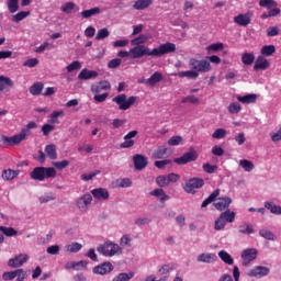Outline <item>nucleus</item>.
<instances>
[{
  "label": "nucleus",
  "instance_id": "obj_22",
  "mask_svg": "<svg viewBox=\"0 0 281 281\" xmlns=\"http://www.w3.org/2000/svg\"><path fill=\"white\" fill-rule=\"evenodd\" d=\"M216 260H218V257L215 254H201L198 256V262H206L207 265L212 263V262H216Z\"/></svg>",
  "mask_w": 281,
  "mask_h": 281
},
{
  "label": "nucleus",
  "instance_id": "obj_17",
  "mask_svg": "<svg viewBox=\"0 0 281 281\" xmlns=\"http://www.w3.org/2000/svg\"><path fill=\"white\" fill-rule=\"evenodd\" d=\"M249 278H263V276H269V268L258 266L248 272Z\"/></svg>",
  "mask_w": 281,
  "mask_h": 281
},
{
  "label": "nucleus",
  "instance_id": "obj_6",
  "mask_svg": "<svg viewBox=\"0 0 281 281\" xmlns=\"http://www.w3.org/2000/svg\"><path fill=\"white\" fill-rule=\"evenodd\" d=\"M175 52H177V45L170 42L160 44L159 47L151 49V54L156 58H161V56H166V54H175Z\"/></svg>",
  "mask_w": 281,
  "mask_h": 281
},
{
  "label": "nucleus",
  "instance_id": "obj_12",
  "mask_svg": "<svg viewBox=\"0 0 281 281\" xmlns=\"http://www.w3.org/2000/svg\"><path fill=\"white\" fill-rule=\"evenodd\" d=\"M29 256L26 254H20L12 259H9L8 265L12 269H19V267H23L25 262H27Z\"/></svg>",
  "mask_w": 281,
  "mask_h": 281
},
{
  "label": "nucleus",
  "instance_id": "obj_46",
  "mask_svg": "<svg viewBox=\"0 0 281 281\" xmlns=\"http://www.w3.org/2000/svg\"><path fill=\"white\" fill-rule=\"evenodd\" d=\"M259 5L260 8H268V10H271V8H278V2H276V0H260Z\"/></svg>",
  "mask_w": 281,
  "mask_h": 281
},
{
  "label": "nucleus",
  "instance_id": "obj_64",
  "mask_svg": "<svg viewBox=\"0 0 281 281\" xmlns=\"http://www.w3.org/2000/svg\"><path fill=\"white\" fill-rule=\"evenodd\" d=\"M19 175H21L19 170L5 169L2 171V177H19Z\"/></svg>",
  "mask_w": 281,
  "mask_h": 281
},
{
  "label": "nucleus",
  "instance_id": "obj_8",
  "mask_svg": "<svg viewBox=\"0 0 281 281\" xmlns=\"http://www.w3.org/2000/svg\"><path fill=\"white\" fill-rule=\"evenodd\" d=\"M144 56H153V50H150L148 46H134L130 49V58L134 60L144 58Z\"/></svg>",
  "mask_w": 281,
  "mask_h": 281
},
{
  "label": "nucleus",
  "instance_id": "obj_39",
  "mask_svg": "<svg viewBox=\"0 0 281 281\" xmlns=\"http://www.w3.org/2000/svg\"><path fill=\"white\" fill-rule=\"evenodd\" d=\"M170 271H175V263H167L161 266V268L158 270V276H168Z\"/></svg>",
  "mask_w": 281,
  "mask_h": 281
},
{
  "label": "nucleus",
  "instance_id": "obj_59",
  "mask_svg": "<svg viewBox=\"0 0 281 281\" xmlns=\"http://www.w3.org/2000/svg\"><path fill=\"white\" fill-rule=\"evenodd\" d=\"M82 67V65L80 64V61L76 60V61H72L70 65H68L66 67L68 74H71V71H76L78 69H80Z\"/></svg>",
  "mask_w": 281,
  "mask_h": 281
},
{
  "label": "nucleus",
  "instance_id": "obj_30",
  "mask_svg": "<svg viewBox=\"0 0 281 281\" xmlns=\"http://www.w3.org/2000/svg\"><path fill=\"white\" fill-rule=\"evenodd\" d=\"M256 61V55L254 53H243L241 54V63L246 66H251Z\"/></svg>",
  "mask_w": 281,
  "mask_h": 281
},
{
  "label": "nucleus",
  "instance_id": "obj_10",
  "mask_svg": "<svg viewBox=\"0 0 281 281\" xmlns=\"http://www.w3.org/2000/svg\"><path fill=\"white\" fill-rule=\"evenodd\" d=\"M258 258V250L256 248H247L241 252L243 267H248L254 260Z\"/></svg>",
  "mask_w": 281,
  "mask_h": 281
},
{
  "label": "nucleus",
  "instance_id": "obj_34",
  "mask_svg": "<svg viewBox=\"0 0 281 281\" xmlns=\"http://www.w3.org/2000/svg\"><path fill=\"white\" fill-rule=\"evenodd\" d=\"M178 78H189L190 80H196L199 78V72L195 70H187V71H180L176 74Z\"/></svg>",
  "mask_w": 281,
  "mask_h": 281
},
{
  "label": "nucleus",
  "instance_id": "obj_3",
  "mask_svg": "<svg viewBox=\"0 0 281 281\" xmlns=\"http://www.w3.org/2000/svg\"><path fill=\"white\" fill-rule=\"evenodd\" d=\"M97 251L102 256L113 258L116 254H122V248L115 243L105 241L97 248Z\"/></svg>",
  "mask_w": 281,
  "mask_h": 281
},
{
  "label": "nucleus",
  "instance_id": "obj_52",
  "mask_svg": "<svg viewBox=\"0 0 281 281\" xmlns=\"http://www.w3.org/2000/svg\"><path fill=\"white\" fill-rule=\"evenodd\" d=\"M9 12H11V14H14V12L19 11V0H9L7 2Z\"/></svg>",
  "mask_w": 281,
  "mask_h": 281
},
{
  "label": "nucleus",
  "instance_id": "obj_21",
  "mask_svg": "<svg viewBox=\"0 0 281 281\" xmlns=\"http://www.w3.org/2000/svg\"><path fill=\"white\" fill-rule=\"evenodd\" d=\"M92 78H98V71L83 68L78 75L79 80H91Z\"/></svg>",
  "mask_w": 281,
  "mask_h": 281
},
{
  "label": "nucleus",
  "instance_id": "obj_19",
  "mask_svg": "<svg viewBox=\"0 0 281 281\" xmlns=\"http://www.w3.org/2000/svg\"><path fill=\"white\" fill-rule=\"evenodd\" d=\"M232 205V198L224 196V198H218L214 206L220 211L223 212V210H227Z\"/></svg>",
  "mask_w": 281,
  "mask_h": 281
},
{
  "label": "nucleus",
  "instance_id": "obj_62",
  "mask_svg": "<svg viewBox=\"0 0 281 281\" xmlns=\"http://www.w3.org/2000/svg\"><path fill=\"white\" fill-rule=\"evenodd\" d=\"M15 281H24L25 278H27V272H25L23 269H18L15 270Z\"/></svg>",
  "mask_w": 281,
  "mask_h": 281
},
{
  "label": "nucleus",
  "instance_id": "obj_51",
  "mask_svg": "<svg viewBox=\"0 0 281 281\" xmlns=\"http://www.w3.org/2000/svg\"><path fill=\"white\" fill-rule=\"evenodd\" d=\"M265 207L270 210L271 214H281V206L274 205L271 202H266Z\"/></svg>",
  "mask_w": 281,
  "mask_h": 281
},
{
  "label": "nucleus",
  "instance_id": "obj_45",
  "mask_svg": "<svg viewBox=\"0 0 281 281\" xmlns=\"http://www.w3.org/2000/svg\"><path fill=\"white\" fill-rule=\"evenodd\" d=\"M227 136V130L225 128H217L212 134L213 139H225Z\"/></svg>",
  "mask_w": 281,
  "mask_h": 281
},
{
  "label": "nucleus",
  "instance_id": "obj_24",
  "mask_svg": "<svg viewBox=\"0 0 281 281\" xmlns=\"http://www.w3.org/2000/svg\"><path fill=\"white\" fill-rule=\"evenodd\" d=\"M178 178L173 177H157L156 178V183L160 187V188H166V186H169L170 183H177Z\"/></svg>",
  "mask_w": 281,
  "mask_h": 281
},
{
  "label": "nucleus",
  "instance_id": "obj_13",
  "mask_svg": "<svg viewBox=\"0 0 281 281\" xmlns=\"http://www.w3.org/2000/svg\"><path fill=\"white\" fill-rule=\"evenodd\" d=\"M196 151H188L183 154L180 158H176L173 161L179 166H184V164H190L192 161H196L198 159Z\"/></svg>",
  "mask_w": 281,
  "mask_h": 281
},
{
  "label": "nucleus",
  "instance_id": "obj_15",
  "mask_svg": "<svg viewBox=\"0 0 281 281\" xmlns=\"http://www.w3.org/2000/svg\"><path fill=\"white\" fill-rule=\"evenodd\" d=\"M139 132L137 131H131L124 136V142L121 143L120 148H133L135 146V140H133V137H137V134Z\"/></svg>",
  "mask_w": 281,
  "mask_h": 281
},
{
  "label": "nucleus",
  "instance_id": "obj_7",
  "mask_svg": "<svg viewBox=\"0 0 281 281\" xmlns=\"http://www.w3.org/2000/svg\"><path fill=\"white\" fill-rule=\"evenodd\" d=\"M203 179L191 178L184 183L183 190L184 192H187V194H194L196 192L195 190H199V188H203Z\"/></svg>",
  "mask_w": 281,
  "mask_h": 281
},
{
  "label": "nucleus",
  "instance_id": "obj_56",
  "mask_svg": "<svg viewBox=\"0 0 281 281\" xmlns=\"http://www.w3.org/2000/svg\"><path fill=\"white\" fill-rule=\"evenodd\" d=\"M76 8V3L74 2H66L64 5H61V12H65V14H71V11Z\"/></svg>",
  "mask_w": 281,
  "mask_h": 281
},
{
  "label": "nucleus",
  "instance_id": "obj_40",
  "mask_svg": "<svg viewBox=\"0 0 281 281\" xmlns=\"http://www.w3.org/2000/svg\"><path fill=\"white\" fill-rule=\"evenodd\" d=\"M149 194L150 196H160L161 203H164V201H168L169 199V196L164 192V189H155L154 191L149 192Z\"/></svg>",
  "mask_w": 281,
  "mask_h": 281
},
{
  "label": "nucleus",
  "instance_id": "obj_41",
  "mask_svg": "<svg viewBox=\"0 0 281 281\" xmlns=\"http://www.w3.org/2000/svg\"><path fill=\"white\" fill-rule=\"evenodd\" d=\"M259 236H261V238H265L266 240H276V234L268 229H260Z\"/></svg>",
  "mask_w": 281,
  "mask_h": 281
},
{
  "label": "nucleus",
  "instance_id": "obj_27",
  "mask_svg": "<svg viewBox=\"0 0 281 281\" xmlns=\"http://www.w3.org/2000/svg\"><path fill=\"white\" fill-rule=\"evenodd\" d=\"M153 5V0H136L133 4L134 10H147Z\"/></svg>",
  "mask_w": 281,
  "mask_h": 281
},
{
  "label": "nucleus",
  "instance_id": "obj_44",
  "mask_svg": "<svg viewBox=\"0 0 281 281\" xmlns=\"http://www.w3.org/2000/svg\"><path fill=\"white\" fill-rule=\"evenodd\" d=\"M261 55L262 56H273L276 54V46L273 45H266L261 47Z\"/></svg>",
  "mask_w": 281,
  "mask_h": 281
},
{
  "label": "nucleus",
  "instance_id": "obj_49",
  "mask_svg": "<svg viewBox=\"0 0 281 281\" xmlns=\"http://www.w3.org/2000/svg\"><path fill=\"white\" fill-rule=\"evenodd\" d=\"M239 111H243V106H240V103L238 102H233L228 105V112L232 115L238 114Z\"/></svg>",
  "mask_w": 281,
  "mask_h": 281
},
{
  "label": "nucleus",
  "instance_id": "obj_20",
  "mask_svg": "<svg viewBox=\"0 0 281 281\" xmlns=\"http://www.w3.org/2000/svg\"><path fill=\"white\" fill-rule=\"evenodd\" d=\"M91 194H92V196L98 199V201H106V200H109V190H106L104 188L93 189L91 191Z\"/></svg>",
  "mask_w": 281,
  "mask_h": 281
},
{
  "label": "nucleus",
  "instance_id": "obj_38",
  "mask_svg": "<svg viewBox=\"0 0 281 281\" xmlns=\"http://www.w3.org/2000/svg\"><path fill=\"white\" fill-rule=\"evenodd\" d=\"M133 278H135V272H122L119 273L112 281H130L133 280Z\"/></svg>",
  "mask_w": 281,
  "mask_h": 281
},
{
  "label": "nucleus",
  "instance_id": "obj_54",
  "mask_svg": "<svg viewBox=\"0 0 281 281\" xmlns=\"http://www.w3.org/2000/svg\"><path fill=\"white\" fill-rule=\"evenodd\" d=\"M280 8L270 9L268 12L261 14V19H269L270 16H278L280 14Z\"/></svg>",
  "mask_w": 281,
  "mask_h": 281
},
{
  "label": "nucleus",
  "instance_id": "obj_61",
  "mask_svg": "<svg viewBox=\"0 0 281 281\" xmlns=\"http://www.w3.org/2000/svg\"><path fill=\"white\" fill-rule=\"evenodd\" d=\"M31 177H45V167H36L30 175Z\"/></svg>",
  "mask_w": 281,
  "mask_h": 281
},
{
  "label": "nucleus",
  "instance_id": "obj_33",
  "mask_svg": "<svg viewBox=\"0 0 281 281\" xmlns=\"http://www.w3.org/2000/svg\"><path fill=\"white\" fill-rule=\"evenodd\" d=\"M161 80H164V76L161 72L156 71L146 80V85H149V87H155V85H157V82H161Z\"/></svg>",
  "mask_w": 281,
  "mask_h": 281
},
{
  "label": "nucleus",
  "instance_id": "obj_53",
  "mask_svg": "<svg viewBox=\"0 0 281 281\" xmlns=\"http://www.w3.org/2000/svg\"><path fill=\"white\" fill-rule=\"evenodd\" d=\"M239 234H254V226H251L250 224H241L239 225Z\"/></svg>",
  "mask_w": 281,
  "mask_h": 281
},
{
  "label": "nucleus",
  "instance_id": "obj_42",
  "mask_svg": "<svg viewBox=\"0 0 281 281\" xmlns=\"http://www.w3.org/2000/svg\"><path fill=\"white\" fill-rule=\"evenodd\" d=\"M154 166L158 168V170H165L167 166H172V160L165 159V160H156Z\"/></svg>",
  "mask_w": 281,
  "mask_h": 281
},
{
  "label": "nucleus",
  "instance_id": "obj_57",
  "mask_svg": "<svg viewBox=\"0 0 281 281\" xmlns=\"http://www.w3.org/2000/svg\"><path fill=\"white\" fill-rule=\"evenodd\" d=\"M126 125V119H114L112 121V128H122Z\"/></svg>",
  "mask_w": 281,
  "mask_h": 281
},
{
  "label": "nucleus",
  "instance_id": "obj_48",
  "mask_svg": "<svg viewBox=\"0 0 281 281\" xmlns=\"http://www.w3.org/2000/svg\"><path fill=\"white\" fill-rule=\"evenodd\" d=\"M27 16H30V11H21L12 16V21L19 23L23 21V19H27Z\"/></svg>",
  "mask_w": 281,
  "mask_h": 281
},
{
  "label": "nucleus",
  "instance_id": "obj_1",
  "mask_svg": "<svg viewBox=\"0 0 281 281\" xmlns=\"http://www.w3.org/2000/svg\"><path fill=\"white\" fill-rule=\"evenodd\" d=\"M32 128H38V125L34 121L29 122L26 127L21 130L20 134L11 137L3 135L2 142L7 146H19V144L22 143L25 137L32 135Z\"/></svg>",
  "mask_w": 281,
  "mask_h": 281
},
{
  "label": "nucleus",
  "instance_id": "obj_55",
  "mask_svg": "<svg viewBox=\"0 0 281 281\" xmlns=\"http://www.w3.org/2000/svg\"><path fill=\"white\" fill-rule=\"evenodd\" d=\"M239 166H241L246 172H251V170H254V162L247 159L240 160Z\"/></svg>",
  "mask_w": 281,
  "mask_h": 281
},
{
  "label": "nucleus",
  "instance_id": "obj_43",
  "mask_svg": "<svg viewBox=\"0 0 281 281\" xmlns=\"http://www.w3.org/2000/svg\"><path fill=\"white\" fill-rule=\"evenodd\" d=\"M58 117H65V112L63 110L54 111L50 114V124H59Z\"/></svg>",
  "mask_w": 281,
  "mask_h": 281
},
{
  "label": "nucleus",
  "instance_id": "obj_4",
  "mask_svg": "<svg viewBox=\"0 0 281 281\" xmlns=\"http://www.w3.org/2000/svg\"><path fill=\"white\" fill-rule=\"evenodd\" d=\"M112 102L117 104L120 111H128V109L137 102V97H130L126 99V94H119L112 99Z\"/></svg>",
  "mask_w": 281,
  "mask_h": 281
},
{
  "label": "nucleus",
  "instance_id": "obj_31",
  "mask_svg": "<svg viewBox=\"0 0 281 281\" xmlns=\"http://www.w3.org/2000/svg\"><path fill=\"white\" fill-rule=\"evenodd\" d=\"M238 102H241V104H254L258 100L257 94H246L244 97L238 95L237 97Z\"/></svg>",
  "mask_w": 281,
  "mask_h": 281
},
{
  "label": "nucleus",
  "instance_id": "obj_36",
  "mask_svg": "<svg viewBox=\"0 0 281 281\" xmlns=\"http://www.w3.org/2000/svg\"><path fill=\"white\" fill-rule=\"evenodd\" d=\"M218 258H221L222 262H225V265H234V258H232V255L225 250L218 252Z\"/></svg>",
  "mask_w": 281,
  "mask_h": 281
},
{
  "label": "nucleus",
  "instance_id": "obj_16",
  "mask_svg": "<svg viewBox=\"0 0 281 281\" xmlns=\"http://www.w3.org/2000/svg\"><path fill=\"white\" fill-rule=\"evenodd\" d=\"M111 271H113V263L111 262H103L93 268V273H97L98 276H106V273H111Z\"/></svg>",
  "mask_w": 281,
  "mask_h": 281
},
{
  "label": "nucleus",
  "instance_id": "obj_32",
  "mask_svg": "<svg viewBox=\"0 0 281 281\" xmlns=\"http://www.w3.org/2000/svg\"><path fill=\"white\" fill-rule=\"evenodd\" d=\"M147 41L148 36H146L145 34H140L137 37L131 40V45L136 47H146V45L144 44L147 43Z\"/></svg>",
  "mask_w": 281,
  "mask_h": 281
},
{
  "label": "nucleus",
  "instance_id": "obj_50",
  "mask_svg": "<svg viewBox=\"0 0 281 281\" xmlns=\"http://www.w3.org/2000/svg\"><path fill=\"white\" fill-rule=\"evenodd\" d=\"M0 232L4 234V236L12 237L16 236L19 232L12 227H5V226H0Z\"/></svg>",
  "mask_w": 281,
  "mask_h": 281
},
{
  "label": "nucleus",
  "instance_id": "obj_60",
  "mask_svg": "<svg viewBox=\"0 0 281 281\" xmlns=\"http://www.w3.org/2000/svg\"><path fill=\"white\" fill-rule=\"evenodd\" d=\"M56 130V126L52 125V124H44L42 126V133L45 137H47V135H49V133H52L53 131Z\"/></svg>",
  "mask_w": 281,
  "mask_h": 281
},
{
  "label": "nucleus",
  "instance_id": "obj_58",
  "mask_svg": "<svg viewBox=\"0 0 281 281\" xmlns=\"http://www.w3.org/2000/svg\"><path fill=\"white\" fill-rule=\"evenodd\" d=\"M181 102L182 104H187V102H189L190 104H199L200 100L195 95H188L183 98Z\"/></svg>",
  "mask_w": 281,
  "mask_h": 281
},
{
  "label": "nucleus",
  "instance_id": "obj_25",
  "mask_svg": "<svg viewBox=\"0 0 281 281\" xmlns=\"http://www.w3.org/2000/svg\"><path fill=\"white\" fill-rule=\"evenodd\" d=\"M113 188H131L133 181L131 178H119L112 183Z\"/></svg>",
  "mask_w": 281,
  "mask_h": 281
},
{
  "label": "nucleus",
  "instance_id": "obj_11",
  "mask_svg": "<svg viewBox=\"0 0 281 281\" xmlns=\"http://www.w3.org/2000/svg\"><path fill=\"white\" fill-rule=\"evenodd\" d=\"M92 201H93V196H91L90 193H86L77 200V202H76L77 207L80 210V212H87V210H89V205H91Z\"/></svg>",
  "mask_w": 281,
  "mask_h": 281
},
{
  "label": "nucleus",
  "instance_id": "obj_47",
  "mask_svg": "<svg viewBox=\"0 0 281 281\" xmlns=\"http://www.w3.org/2000/svg\"><path fill=\"white\" fill-rule=\"evenodd\" d=\"M110 34L111 33L109 32V29L103 27V29L98 31L97 36H95V41H104V38H109Z\"/></svg>",
  "mask_w": 281,
  "mask_h": 281
},
{
  "label": "nucleus",
  "instance_id": "obj_14",
  "mask_svg": "<svg viewBox=\"0 0 281 281\" xmlns=\"http://www.w3.org/2000/svg\"><path fill=\"white\" fill-rule=\"evenodd\" d=\"M133 164L135 170H144V168L148 166V157L142 154H136L133 156Z\"/></svg>",
  "mask_w": 281,
  "mask_h": 281
},
{
  "label": "nucleus",
  "instance_id": "obj_63",
  "mask_svg": "<svg viewBox=\"0 0 281 281\" xmlns=\"http://www.w3.org/2000/svg\"><path fill=\"white\" fill-rule=\"evenodd\" d=\"M183 142V138L181 136H172L168 140L169 146H179Z\"/></svg>",
  "mask_w": 281,
  "mask_h": 281
},
{
  "label": "nucleus",
  "instance_id": "obj_29",
  "mask_svg": "<svg viewBox=\"0 0 281 281\" xmlns=\"http://www.w3.org/2000/svg\"><path fill=\"white\" fill-rule=\"evenodd\" d=\"M167 154L168 148L166 146H159L153 151L151 157L153 159H164Z\"/></svg>",
  "mask_w": 281,
  "mask_h": 281
},
{
  "label": "nucleus",
  "instance_id": "obj_28",
  "mask_svg": "<svg viewBox=\"0 0 281 281\" xmlns=\"http://www.w3.org/2000/svg\"><path fill=\"white\" fill-rule=\"evenodd\" d=\"M100 12H102V10L98 7H94L92 9L81 11L80 16L82 19H91V16H95L100 14Z\"/></svg>",
  "mask_w": 281,
  "mask_h": 281
},
{
  "label": "nucleus",
  "instance_id": "obj_2",
  "mask_svg": "<svg viewBox=\"0 0 281 281\" xmlns=\"http://www.w3.org/2000/svg\"><path fill=\"white\" fill-rule=\"evenodd\" d=\"M234 221H236V212L226 210L222 212L220 217L215 221L214 229L221 232V229H225L227 223H234Z\"/></svg>",
  "mask_w": 281,
  "mask_h": 281
},
{
  "label": "nucleus",
  "instance_id": "obj_35",
  "mask_svg": "<svg viewBox=\"0 0 281 281\" xmlns=\"http://www.w3.org/2000/svg\"><path fill=\"white\" fill-rule=\"evenodd\" d=\"M45 153L47 157L50 158L52 160L58 159V151L56 150V145L54 144L46 145Z\"/></svg>",
  "mask_w": 281,
  "mask_h": 281
},
{
  "label": "nucleus",
  "instance_id": "obj_5",
  "mask_svg": "<svg viewBox=\"0 0 281 281\" xmlns=\"http://www.w3.org/2000/svg\"><path fill=\"white\" fill-rule=\"evenodd\" d=\"M189 67L193 70L196 71V74H207V71H212V65L210 64V61L205 60V59H194L191 58L189 60Z\"/></svg>",
  "mask_w": 281,
  "mask_h": 281
},
{
  "label": "nucleus",
  "instance_id": "obj_23",
  "mask_svg": "<svg viewBox=\"0 0 281 281\" xmlns=\"http://www.w3.org/2000/svg\"><path fill=\"white\" fill-rule=\"evenodd\" d=\"M12 89L14 87V81L7 76H0V91H5V89Z\"/></svg>",
  "mask_w": 281,
  "mask_h": 281
},
{
  "label": "nucleus",
  "instance_id": "obj_26",
  "mask_svg": "<svg viewBox=\"0 0 281 281\" xmlns=\"http://www.w3.org/2000/svg\"><path fill=\"white\" fill-rule=\"evenodd\" d=\"M43 89H45V85L41 81H37L30 87L29 91L31 95H41L43 94Z\"/></svg>",
  "mask_w": 281,
  "mask_h": 281
},
{
  "label": "nucleus",
  "instance_id": "obj_37",
  "mask_svg": "<svg viewBox=\"0 0 281 281\" xmlns=\"http://www.w3.org/2000/svg\"><path fill=\"white\" fill-rule=\"evenodd\" d=\"M221 194V190L216 189L213 191L210 196H207L203 202H202V207H207L210 203H213V201H216V198Z\"/></svg>",
  "mask_w": 281,
  "mask_h": 281
},
{
  "label": "nucleus",
  "instance_id": "obj_18",
  "mask_svg": "<svg viewBox=\"0 0 281 281\" xmlns=\"http://www.w3.org/2000/svg\"><path fill=\"white\" fill-rule=\"evenodd\" d=\"M269 66H270L269 60H267L265 56H258L254 65V70L266 71V69H269Z\"/></svg>",
  "mask_w": 281,
  "mask_h": 281
},
{
  "label": "nucleus",
  "instance_id": "obj_9",
  "mask_svg": "<svg viewBox=\"0 0 281 281\" xmlns=\"http://www.w3.org/2000/svg\"><path fill=\"white\" fill-rule=\"evenodd\" d=\"M254 16L252 11H248L246 13H239L238 15L234 16V23L239 25L240 27H247V25L251 24V19Z\"/></svg>",
  "mask_w": 281,
  "mask_h": 281
}]
</instances>
